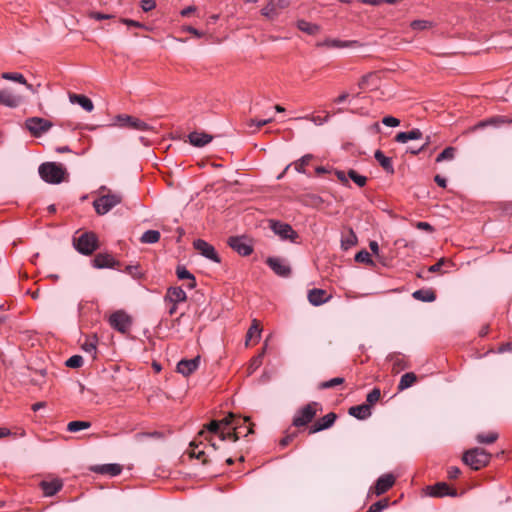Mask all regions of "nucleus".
<instances>
[{"instance_id":"f257e3e1","label":"nucleus","mask_w":512,"mask_h":512,"mask_svg":"<svg viewBox=\"0 0 512 512\" xmlns=\"http://www.w3.org/2000/svg\"><path fill=\"white\" fill-rule=\"evenodd\" d=\"M235 420L236 415L233 413H229L221 420H212L210 423L204 426L203 430L199 432V436L208 441L213 450H217L218 447L216 446V443L213 441L210 434H216L221 441L229 440L231 442H236L238 440L237 429L239 427L234 425Z\"/></svg>"},{"instance_id":"f03ea898","label":"nucleus","mask_w":512,"mask_h":512,"mask_svg":"<svg viewBox=\"0 0 512 512\" xmlns=\"http://www.w3.org/2000/svg\"><path fill=\"white\" fill-rule=\"evenodd\" d=\"M38 171L40 177L50 184L61 183L67 175V171L64 166L55 162H46L41 164Z\"/></svg>"},{"instance_id":"7ed1b4c3","label":"nucleus","mask_w":512,"mask_h":512,"mask_svg":"<svg viewBox=\"0 0 512 512\" xmlns=\"http://www.w3.org/2000/svg\"><path fill=\"white\" fill-rule=\"evenodd\" d=\"M490 459L491 455L481 448H472L467 450L462 457L463 462L473 470H479L487 466Z\"/></svg>"},{"instance_id":"20e7f679","label":"nucleus","mask_w":512,"mask_h":512,"mask_svg":"<svg viewBox=\"0 0 512 512\" xmlns=\"http://www.w3.org/2000/svg\"><path fill=\"white\" fill-rule=\"evenodd\" d=\"M122 196L118 193H111L108 191L107 194H103L94 200L93 206L99 215L108 213L112 208L120 204Z\"/></svg>"},{"instance_id":"39448f33","label":"nucleus","mask_w":512,"mask_h":512,"mask_svg":"<svg viewBox=\"0 0 512 512\" xmlns=\"http://www.w3.org/2000/svg\"><path fill=\"white\" fill-rule=\"evenodd\" d=\"M74 246L79 253L90 255L98 249V238L93 232H85L74 238Z\"/></svg>"},{"instance_id":"423d86ee","label":"nucleus","mask_w":512,"mask_h":512,"mask_svg":"<svg viewBox=\"0 0 512 512\" xmlns=\"http://www.w3.org/2000/svg\"><path fill=\"white\" fill-rule=\"evenodd\" d=\"M319 408L320 405L317 402L308 403L304 407L300 408L293 418V425L296 427L306 426L316 416Z\"/></svg>"},{"instance_id":"0eeeda50","label":"nucleus","mask_w":512,"mask_h":512,"mask_svg":"<svg viewBox=\"0 0 512 512\" xmlns=\"http://www.w3.org/2000/svg\"><path fill=\"white\" fill-rule=\"evenodd\" d=\"M24 126L32 136L38 138L48 132L53 123L41 117H29L25 120Z\"/></svg>"},{"instance_id":"6e6552de","label":"nucleus","mask_w":512,"mask_h":512,"mask_svg":"<svg viewBox=\"0 0 512 512\" xmlns=\"http://www.w3.org/2000/svg\"><path fill=\"white\" fill-rule=\"evenodd\" d=\"M109 324L113 329L117 330L122 334H125L129 332L131 328L132 319L123 310H118L110 315Z\"/></svg>"},{"instance_id":"1a4fd4ad","label":"nucleus","mask_w":512,"mask_h":512,"mask_svg":"<svg viewBox=\"0 0 512 512\" xmlns=\"http://www.w3.org/2000/svg\"><path fill=\"white\" fill-rule=\"evenodd\" d=\"M270 228L282 240H290L291 242H295L296 239L298 238V234L293 230L291 225L287 223L271 220Z\"/></svg>"},{"instance_id":"9d476101","label":"nucleus","mask_w":512,"mask_h":512,"mask_svg":"<svg viewBox=\"0 0 512 512\" xmlns=\"http://www.w3.org/2000/svg\"><path fill=\"white\" fill-rule=\"evenodd\" d=\"M194 248L201 254L203 257L215 262L220 263V257L216 252L214 246L206 242L202 239H197L193 243Z\"/></svg>"},{"instance_id":"9b49d317","label":"nucleus","mask_w":512,"mask_h":512,"mask_svg":"<svg viewBox=\"0 0 512 512\" xmlns=\"http://www.w3.org/2000/svg\"><path fill=\"white\" fill-rule=\"evenodd\" d=\"M427 493L432 497L456 496L457 492L445 482H438L427 487Z\"/></svg>"},{"instance_id":"f8f14e48","label":"nucleus","mask_w":512,"mask_h":512,"mask_svg":"<svg viewBox=\"0 0 512 512\" xmlns=\"http://www.w3.org/2000/svg\"><path fill=\"white\" fill-rule=\"evenodd\" d=\"M331 295L326 290L320 288H313L308 291L307 298L311 305L320 306L327 303L331 299Z\"/></svg>"},{"instance_id":"ddd939ff","label":"nucleus","mask_w":512,"mask_h":512,"mask_svg":"<svg viewBox=\"0 0 512 512\" xmlns=\"http://www.w3.org/2000/svg\"><path fill=\"white\" fill-rule=\"evenodd\" d=\"M266 263L277 275L281 277H287L291 273L289 265L280 258L269 257Z\"/></svg>"},{"instance_id":"4468645a","label":"nucleus","mask_w":512,"mask_h":512,"mask_svg":"<svg viewBox=\"0 0 512 512\" xmlns=\"http://www.w3.org/2000/svg\"><path fill=\"white\" fill-rule=\"evenodd\" d=\"M23 102V98L20 95L14 94L11 90L2 89L0 90V104L9 107L16 108Z\"/></svg>"},{"instance_id":"2eb2a0df","label":"nucleus","mask_w":512,"mask_h":512,"mask_svg":"<svg viewBox=\"0 0 512 512\" xmlns=\"http://www.w3.org/2000/svg\"><path fill=\"white\" fill-rule=\"evenodd\" d=\"M337 415L333 412L326 414L325 416L318 419L309 429L310 434L317 433L333 426Z\"/></svg>"},{"instance_id":"dca6fc26","label":"nucleus","mask_w":512,"mask_h":512,"mask_svg":"<svg viewBox=\"0 0 512 512\" xmlns=\"http://www.w3.org/2000/svg\"><path fill=\"white\" fill-rule=\"evenodd\" d=\"M230 247L242 256H248L253 252L252 246L241 237H231L229 239Z\"/></svg>"},{"instance_id":"f3484780","label":"nucleus","mask_w":512,"mask_h":512,"mask_svg":"<svg viewBox=\"0 0 512 512\" xmlns=\"http://www.w3.org/2000/svg\"><path fill=\"white\" fill-rule=\"evenodd\" d=\"M395 483V477L392 474H384L378 478L374 486V493L379 496L387 492Z\"/></svg>"},{"instance_id":"a211bd4d","label":"nucleus","mask_w":512,"mask_h":512,"mask_svg":"<svg viewBox=\"0 0 512 512\" xmlns=\"http://www.w3.org/2000/svg\"><path fill=\"white\" fill-rule=\"evenodd\" d=\"M200 364V357L197 356L193 359H183L177 364V372L184 375L189 376L192 374Z\"/></svg>"},{"instance_id":"6ab92c4d","label":"nucleus","mask_w":512,"mask_h":512,"mask_svg":"<svg viewBox=\"0 0 512 512\" xmlns=\"http://www.w3.org/2000/svg\"><path fill=\"white\" fill-rule=\"evenodd\" d=\"M187 299L186 292L181 287L168 288L164 300L170 304H179Z\"/></svg>"},{"instance_id":"aec40b11","label":"nucleus","mask_w":512,"mask_h":512,"mask_svg":"<svg viewBox=\"0 0 512 512\" xmlns=\"http://www.w3.org/2000/svg\"><path fill=\"white\" fill-rule=\"evenodd\" d=\"M359 42L356 40L342 41L338 39H325L322 42H318V47H326V48H351L359 46Z\"/></svg>"},{"instance_id":"412c9836","label":"nucleus","mask_w":512,"mask_h":512,"mask_svg":"<svg viewBox=\"0 0 512 512\" xmlns=\"http://www.w3.org/2000/svg\"><path fill=\"white\" fill-rule=\"evenodd\" d=\"M93 267L102 268H114L118 265V262L108 253H99L93 259Z\"/></svg>"},{"instance_id":"4be33fe9","label":"nucleus","mask_w":512,"mask_h":512,"mask_svg":"<svg viewBox=\"0 0 512 512\" xmlns=\"http://www.w3.org/2000/svg\"><path fill=\"white\" fill-rule=\"evenodd\" d=\"M189 143L195 147H204L209 144L213 137L205 132H191L188 135Z\"/></svg>"},{"instance_id":"5701e85b","label":"nucleus","mask_w":512,"mask_h":512,"mask_svg":"<svg viewBox=\"0 0 512 512\" xmlns=\"http://www.w3.org/2000/svg\"><path fill=\"white\" fill-rule=\"evenodd\" d=\"M69 100L72 104L80 105L87 112H91L94 109L93 102L85 95L70 93Z\"/></svg>"},{"instance_id":"b1692460","label":"nucleus","mask_w":512,"mask_h":512,"mask_svg":"<svg viewBox=\"0 0 512 512\" xmlns=\"http://www.w3.org/2000/svg\"><path fill=\"white\" fill-rule=\"evenodd\" d=\"M92 471L99 474H107L110 476H117L121 473L122 467L119 464H103L96 465L91 468Z\"/></svg>"},{"instance_id":"393cba45","label":"nucleus","mask_w":512,"mask_h":512,"mask_svg":"<svg viewBox=\"0 0 512 512\" xmlns=\"http://www.w3.org/2000/svg\"><path fill=\"white\" fill-rule=\"evenodd\" d=\"M349 414L357 419L364 420L371 416V407L369 404H361L357 406H352L349 409Z\"/></svg>"},{"instance_id":"a878e982","label":"nucleus","mask_w":512,"mask_h":512,"mask_svg":"<svg viewBox=\"0 0 512 512\" xmlns=\"http://www.w3.org/2000/svg\"><path fill=\"white\" fill-rule=\"evenodd\" d=\"M422 132L420 129H412L410 131H407V132H399L396 137H395V140L399 143H406L410 140H419L422 138Z\"/></svg>"},{"instance_id":"bb28decb","label":"nucleus","mask_w":512,"mask_h":512,"mask_svg":"<svg viewBox=\"0 0 512 512\" xmlns=\"http://www.w3.org/2000/svg\"><path fill=\"white\" fill-rule=\"evenodd\" d=\"M41 488L46 496H53L62 488L60 480L42 481Z\"/></svg>"},{"instance_id":"cd10ccee","label":"nucleus","mask_w":512,"mask_h":512,"mask_svg":"<svg viewBox=\"0 0 512 512\" xmlns=\"http://www.w3.org/2000/svg\"><path fill=\"white\" fill-rule=\"evenodd\" d=\"M413 298L422 302H433L436 294L432 289H419L413 292Z\"/></svg>"},{"instance_id":"c85d7f7f","label":"nucleus","mask_w":512,"mask_h":512,"mask_svg":"<svg viewBox=\"0 0 512 512\" xmlns=\"http://www.w3.org/2000/svg\"><path fill=\"white\" fill-rule=\"evenodd\" d=\"M374 157L386 172H388V173L394 172L391 158L385 156L382 151H380V150L375 151Z\"/></svg>"},{"instance_id":"c756f323","label":"nucleus","mask_w":512,"mask_h":512,"mask_svg":"<svg viewBox=\"0 0 512 512\" xmlns=\"http://www.w3.org/2000/svg\"><path fill=\"white\" fill-rule=\"evenodd\" d=\"M261 337V328L258 320L254 319L252 321V324L250 328L248 329L247 335H246V345H248L250 340H255V342H258Z\"/></svg>"},{"instance_id":"7c9ffc66","label":"nucleus","mask_w":512,"mask_h":512,"mask_svg":"<svg viewBox=\"0 0 512 512\" xmlns=\"http://www.w3.org/2000/svg\"><path fill=\"white\" fill-rule=\"evenodd\" d=\"M177 277L180 280H189V283L187 284L188 289H193L196 286V280L195 277L185 268V267H177L176 270Z\"/></svg>"},{"instance_id":"2f4dec72","label":"nucleus","mask_w":512,"mask_h":512,"mask_svg":"<svg viewBox=\"0 0 512 512\" xmlns=\"http://www.w3.org/2000/svg\"><path fill=\"white\" fill-rule=\"evenodd\" d=\"M417 380V377L414 373L408 372L402 375L400 382L398 384V390L403 391L409 387H411Z\"/></svg>"},{"instance_id":"473e14b6","label":"nucleus","mask_w":512,"mask_h":512,"mask_svg":"<svg viewBox=\"0 0 512 512\" xmlns=\"http://www.w3.org/2000/svg\"><path fill=\"white\" fill-rule=\"evenodd\" d=\"M297 27L299 30H301L307 34H310V35H314L319 31L318 25L307 22L305 20H299L297 22Z\"/></svg>"},{"instance_id":"72a5a7b5","label":"nucleus","mask_w":512,"mask_h":512,"mask_svg":"<svg viewBox=\"0 0 512 512\" xmlns=\"http://www.w3.org/2000/svg\"><path fill=\"white\" fill-rule=\"evenodd\" d=\"M498 439V433L491 431L488 433H479L476 436V440L481 444H492Z\"/></svg>"},{"instance_id":"f704fd0d","label":"nucleus","mask_w":512,"mask_h":512,"mask_svg":"<svg viewBox=\"0 0 512 512\" xmlns=\"http://www.w3.org/2000/svg\"><path fill=\"white\" fill-rule=\"evenodd\" d=\"M313 159V155L306 154L303 157H301L299 160L295 161L293 163V166L295 170L298 173H305V167L309 165L310 161Z\"/></svg>"},{"instance_id":"c9c22d12","label":"nucleus","mask_w":512,"mask_h":512,"mask_svg":"<svg viewBox=\"0 0 512 512\" xmlns=\"http://www.w3.org/2000/svg\"><path fill=\"white\" fill-rule=\"evenodd\" d=\"M160 239V233L157 230H147L141 236L142 243L153 244L158 242Z\"/></svg>"},{"instance_id":"e433bc0d","label":"nucleus","mask_w":512,"mask_h":512,"mask_svg":"<svg viewBox=\"0 0 512 512\" xmlns=\"http://www.w3.org/2000/svg\"><path fill=\"white\" fill-rule=\"evenodd\" d=\"M91 427V423L88 421H71L67 425L69 432L75 433Z\"/></svg>"},{"instance_id":"4c0bfd02","label":"nucleus","mask_w":512,"mask_h":512,"mask_svg":"<svg viewBox=\"0 0 512 512\" xmlns=\"http://www.w3.org/2000/svg\"><path fill=\"white\" fill-rule=\"evenodd\" d=\"M97 348V339L95 337L86 338L85 341L82 343V349L91 354L92 357H95Z\"/></svg>"},{"instance_id":"58836bf2","label":"nucleus","mask_w":512,"mask_h":512,"mask_svg":"<svg viewBox=\"0 0 512 512\" xmlns=\"http://www.w3.org/2000/svg\"><path fill=\"white\" fill-rule=\"evenodd\" d=\"M1 77L5 80L14 81L22 85H25L27 82L23 74L17 72H4L1 74Z\"/></svg>"},{"instance_id":"ea45409f","label":"nucleus","mask_w":512,"mask_h":512,"mask_svg":"<svg viewBox=\"0 0 512 512\" xmlns=\"http://www.w3.org/2000/svg\"><path fill=\"white\" fill-rule=\"evenodd\" d=\"M190 455L191 457H195L197 459H201L203 464L208 463V459L205 457L206 453L203 449L200 448L199 444L191 443Z\"/></svg>"},{"instance_id":"a19ab883","label":"nucleus","mask_w":512,"mask_h":512,"mask_svg":"<svg viewBox=\"0 0 512 512\" xmlns=\"http://www.w3.org/2000/svg\"><path fill=\"white\" fill-rule=\"evenodd\" d=\"M348 177L359 187H363L367 183V177L358 174L355 170L350 169L348 171Z\"/></svg>"},{"instance_id":"79ce46f5","label":"nucleus","mask_w":512,"mask_h":512,"mask_svg":"<svg viewBox=\"0 0 512 512\" xmlns=\"http://www.w3.org/2000/svg\"><path fill=\"white\" fill-rule=\"evenodd\" d=\"M261 14L264 17H267L270 19H273L275 16H277L276 4H275L274 0H270L269 3L265 7L262 8Z\"/></svg>"},{"instance_id":"37998d69","label":"nucleus","mask_w":512,"mask_h":512,"mask_svg":"<svg viewBox=\"0 0 512 512\" xmlns=\"http://www.w3.org/2000/svg\"><path fill=\"white\" fill-rule=\"evenodd\" d=\"M433 27V23L428 20H414L411 23V28L416 31L428 30Z\"/></svg>"},{"instance_id":"c03bdc74","label":"nucleus","mask_w":512,"mask_h":512,"mask_svg":"<svg viewBox=\"0 0 512 512\" xmlns=\"http://www.w3.org/2000/svg\"><path fill=\"white\" fill-rule=\"evenodd\" d=\"M132 120H133L132 116H129L126 114H120L115 117L114 125L119 126V127L130 128Z\"/></svg>"},{"instance_id":"a18cd8bd","label":"nucleus","mask_w":512,"mask_h":512,"mask_svg":"<svg viewBox=\"0 0 512 512\" xmlns=\"http://www.w3.org/2000/svg\"><path fill=\"white\" fill-rule=\"evenodd\" d=\"M456 149L454 147L445 148L436 158V162L452 160L455 156Z\"/></svg>"},{"instance_id":"49530a36","label":"nucleus","mask_w":512,"mask_h":512,"mask_svg":"<svg viewBox=\"0 0 512 512\" xmlns=\"http://www.w3.org/2000/svg\"><path fill=\"white\" fill-rule=\"evenodd\" d=\"M130 128L139 131H150L153 129L149 124L135 117H133Z\"/></svg>"},{"instance_id":"de8ad7c7","label":"nucleus","mask_w":512,"mask_h":512,"mask_svg":"<svg viewBox=\"0 0 512 512\" xmlns=\"http://www.w3.org/2000/svg\"><path fill=\"white\" fill-rule=\"evenodd\" d=\"M355 261L359 263H366L369 265H374V262L371 258V255L366 250H361L355 255Z\"/></svg>"},{"instance_id":"09e8293b","label":"nucleus","mask_w":512,"mask_h":512,"mask_svg":"<svg viewBox=\"0 0 512 512\" xmlns=\"http://www.w3.org/2000/svg\"><path fill=\"white\" fill-rule=\"evenodd\" d=\"M389 505V501L388 499H382V500H379L375 503H373L369 509L367 510V512H381L383 511L384 509H386Z\"/></svg>"},{"instance_id":"8fccbe9b","label":"nucleus","mask_w":512,"mask_h":512,"mask_svg":"<svg viewBox=\"0 0 512 512\" xmlns=\"http://www.w3.org/2000/svg\"><path fill=\"white\" fill-rule=\"evenodd\" d=\"M344 383V378L342 377H335L329 381H325V382H322L320 383L319 385V388L320 389H329V388H333L337 385H341Z\"/></svg>"},{"instance_id":"3c124183","label":"nucleus","mask_w":512,"mask_h":512,"mask_svg":"<svg viewBox=\"0 0 512 512\" xmlns=\"http://www.w3.org/2000/svg\"><path fill=\"white\" fill-rule=\"evenodd\" d=\"M83 365V358L80 355H73L66 361V366L70 368H79Z\"/></svg>"},{"instance_id":"603ef678","label":"nucleus","mask_w":512,"mask_h":512,"mask_svg":"<svg viewBox=\"0 0 512 512\" xmlns=\"http://www.w3.org/2000/svg\"><path fill=\"white\" fill-rule=\"evenodd\" d=\"M380 397H381L380 389L374 388L371 392L368 393L367 398H366V401H367L366 404H369V406L371 407V405H373L379 401Z\"/></svg>"},{"instance_id":"864d4df0","label":"nucleus","mask_w":512,"mask_h":512,"mask_svg":"<svg viewBox=\"0 0 512 512\" xmlns=\"http://www.w3.org/2000/svg\"><path fill=\"white\" fill-rule=\"evenodd\" d=\"M264 353H265V349H263L260 354H258L257 356L252 358L250 365H249V369L251 371H254L261 366Z\"/></svg>"},{"instance_id":"5fc2aeb1","label":"nucleus","mask_w":512,"mask_h":512,"mask_svg":"<svg viewBox=\"0 0 512 512\" xmlns=\"http://www.w3.org/2000/svg\"><path fill=\"white\" fill-rule=\"evenodd\" d=\"M501 120L500 118L498 117H493V118H490L488 120H484V121H481L479 122L478 124H476L474 127H473V130H477V129H480V128H484L488 125H497L498 123H500Z\"/></svg>"},{"instance_id":"6e6d98bb","label":"nucleus","mask_w":512,"mask_h":512,"mask_svg":"<svg viewBox=\"0 0 512 512\" xmlns=\"http://www.w3.org/2000/svg\"><path fill=\"white\" fill-rule=\"evenodd\" d=\"M125 271L135 279L142 277V272L138 265H128L126 266Z\"/></svg>"},{"instance_id":"4d7b16f0","label":"nucleus","mask_w":512,"mask_h":512,"mask_svg":"<svg viewBox=\"0 0 512 512\" xmlns=\"http://www.w3.org/2000/svg\"><path fill=\"white\" fill-rule=\"evenodd\" d=\"M273 121V118L270 117L268 119H263V120H255V119H251L248 123V126L252 127V126H255L256 127V131L259 130L261 127L271 123Z\"/></svg>"},{"instance_id":"13d9d810","label":"nucleus","mask_w":512,"mask_h":512,"mask_svg":"<svg viewBox=\"0 0 512 512\" xmlns=\"http://www.w3.org/2000/svg\"><path fill=\"white\" fill-rule=\"evenodd\" d=\"M382 123L388 127H397L400 124V120L393 116H385L382 119Z\"/></svg>"},{"instance_id":"bf43d9fd","label":"nucleus","mask_w":512,"mask_h":512,"mask_svg":"<svg viewBox=\"0 0 512 512\" xmlns=\"http://www.w3.org/2000/svg\"><path fill=\"white\" fill-rule=\"evenodd\" d=\"M156 6L155 0H142L141 1V8L143 11L148 12L154 9Z\"/></svg>"},{"instance_id":"052dcab7","label":"nucleus","mask_w":512,"mask_h":512,"mask_svg":"<svg viewBox=\"0 0 512 512\" xmlns=\"http://www.w3.org/2000/svg\"><path fill=\"white\" fill-rule=\"evenodd\" d=\"M249 421L248 417H238L236 416V420L234 422V425H237L239 428L237 429L238 432V438L240 437V434L242 433L241 429L244 427V424H246Z\"/></svg>"},{"instance_id":"680f3d73","label":"nucleus","mask_w":512,"mask_h":512,"mask_svg":"<svg viewBox=\"0 0 512 512\" xmlns=\"http://www.w3.org/2000/svg\"><path fill=\"white\" fill-rule=\"evenodd\" d=\"M305 119L312 121L316 125H322L323 123L328 121L329 115H326L324 118L320 116H307L305 117Z\"/></svg>"},{"instance_id":"e2e57ef3","label":"nucleus","mask_w":512,"mask_h":512,"mask_svg":"<svg viewBox=\"0 0 512 512\" xmlns=\"http://www.w3.org/2000/svg\"><path fill=\"white\" fill-rule=\"evenodd\" d=\"M446 260L444 258H441L437 263H435L434 265H431L429 268H428V272L430 273H436V272H439L442 268V266L445 264Z\"/></svg>"},{"instance_id":"0e129e2a","label":"nucleus","mask_w":512,"mask_h":512,"mask_svg":"<svg viewBox=\"0 0 512 512\" xmlns=\"http://www.w3.org/2000/svg\"><path fill=\"white\" fill-rule=\"evenodd\" d=\"M183 31L191 33L193 36H195L197 38H201L204 36L203 32L197 30L196 28H194L192 26H184Z\"/></svg>"},{"instance_id":"69168bd1","label":"nucleus","mask_w":512,"mask_h":512,"mask_svg":"<svg viewBox=\"0 0 512 512\" xmlns=\"http://www.w3.org/2000/svg\"><path fill=\"white\" fill-rule=\"evenodd\" d=\"M89 17L93 18L95 20H104V19L112 18V15L104 14V13H100V12H90Z\"/></svg>"},{"instance_id":"338daca9","label":"nucleus","mask_w":512,"mask_h":512,"mask_svg":"<svg viewBox=\"0 0 512 512\" xmlns=\"http://www.w3.org/2000/svg\"><path fill=\"white\" fill-rule=\"evenodd\" d=\"M335 175L337 177V179L345 186H348L349 185V182H348V178L345 174V172L343 171H340V170H335Z\"/></svg>"},{"instance_id":"774afa93","label":"nucleus","mask_w":512,"mask_h":512,"mask_svg":"<svg viewBox=\"0 0 512 512\" xmlns=\"http://www.w3.org/2000/svg\"><path fill=\"white\" fill-rule=\"evenodd\" d=\"M461 471L458 467L452 466L447 470L448 477L450 479H455L460 475Z\"/></svg>"}]
</instances>
